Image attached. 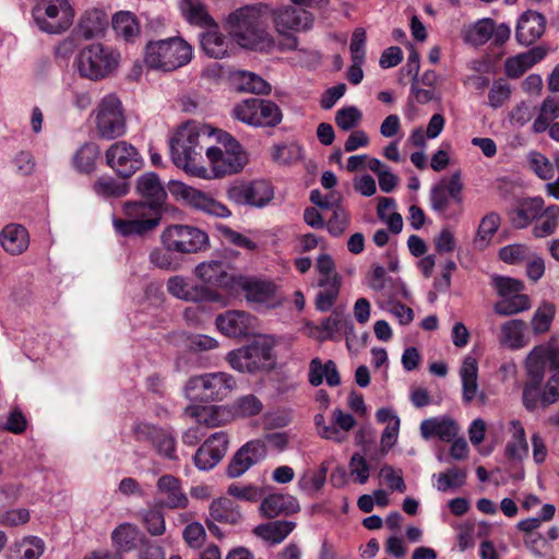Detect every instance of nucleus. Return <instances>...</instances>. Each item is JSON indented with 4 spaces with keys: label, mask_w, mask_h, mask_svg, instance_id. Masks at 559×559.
Segmentation results:
<instances>
[{
    "label": "nucleus",
    "mask_w": 559,
    "mask_h": 559,
    "mask_svg": "<svg viewBox=\"0 0 559 559\" xmlns=\"http://www.w3.org/2000/svg\"><path fill=\"white\" fill-rule=\"evenodd\" d=\"M269 9L267 4L245 7L228 16L227 29L239 46L254 50H270L274 46L262 20Z\"/></svg>",
    "instance_id": "obj_1"
},
{
    "label": "nucleus",
    "mask_w": 559,
    "mask_h": 559,
    "mask_svg": "<svg viewBox=\"0 0 559 559\" xmlns=\"http://www.w3.org/2000/svg\"><path fill=\"white\" fill-rule=\"evenodd\" d=\"M205 129L195 123L182 124L169 141L170 155L174 164L187 174L211 179L209 169L201 163L203 146L201 136L206 135Z\"/></svg>",
    "instance_id": "obj_2"
},
{
    "label": "nucleus",
    "mask_w": 559,
    "mask_h": 559,
    "mask_svg": "<svg viewBox=\"0 0 559 559\" xmlns=\"http://www.w3.org/2000/svg\"><path fill=\"white\" fill-rule=\"evenodd\" d=\"M211 178H222L239 173L247 164L248 156L242 145L229 133L219 131L217 144L205 151Z\"/></svg>",
    "instance_id": "obj_3"
},
{
    "label": "nucleus",
    "mask_w": 559,
    "mask_h": 559,
    "mask_svg": "<svg viewBox=\"0 0 559 559\" xmlns=\"http://www.w3.org/2000/svg\"><path fill=\"white\" fill-rule=\"evenodd\" d=\"M124 218H112V225L121 236H142L154 230L162 219V206L147 201H128L122 205Z\"/></svg>",
    "instance_id": "obj_4"
},
{
    "label": "nucleus",
    "mask_w": 559,
    "mask_h": 559,
    "mask_svg": "<svg viewBox=\"0 0 559 559\" xmlns=\"http://www.w3.org/2000/svg\"><path fill=\"white\" fill-rule=\"evenodd\" d=\"M192 58V47L179 37L151 41L145 48V64L155 70L174 71Z\"/></svg>",
    "instance_id": "obj_5"
},
{
    "label": "nucleus",
    "mask_w": 559,
    "mask_h": 559,
    "mask_svg": "<svg viewBox=\"0 0 559 559\" xmlns=\"http://www.w3.org/2000/svg\"><path fill=\"white\" fill-rule=\"evenodd\" d=\"M273 348V338L260 335L249 345L230 352L227 360L235 370L254 372L272 364L274 358Z\"/></svg>",
    "instance_id": "obj_6"
},
{
    "label": "nucleus",
    "mask_w": 559,
    "mask_h": 559,
    "mask_svg": "<svg viewBox=\"0 0 559 559\" xmlns=\"http://www.w3.org/2000/svg\"><path fill=\"white\" fill-rule=\"evenodd\" d=\"M159 240L164 249L181 254L197 253L210 245L207 234L194 226L173 224L160 234Z\"/></svg>",
    "instance_id": "obj_7"
},
{
    "label": "nucleus",
    "mask_w": 559,
    "mask_h": 559,
    "mask_svg": "<svg viewBox=\"0 0 559 559\" xmlns=\"http://www.w3.org/2000/svg\"><path fill=\"white\" fill-rule=\"evenodd\" d=\"M236 120L254 128H270L281 123L283 115L280 107L272 100L247 98L231 109Z\"/></svg>",
    "instance_id": "obj_8"
},
{
    "label": "nucleus",
    "mask_w": 559,
    "mask_h": 559,
    "mask_svg": "<svg viewBox=\"0 0 559 559\" xmlns=\"http://www.w3.org/2000/svg\"><path fill=\"white\" fill-rule=\"evenodd\" d=\"M118 64V56L102 44L84 47L76 57L79 73L90 80H100L110 74Z\"/></svg>",
    "instance_id": "obj_9"
},
{
    "label": "nucleus",
    "mask_w": 559,
    "mask_h": 559,
    "mask_svg": "<svg viewBox=\"0 0 559 559\" xmlns=\"http://www.w3.org/2000/svg\"><path fill=\"white\" fill-rule=\"evenodd\" d=\"M236 388V380L227 372H211L191 377L186 384V392L194 399L222 401Z\"/></svg>",
    "instance_id": "obj_10"
},
{
    "label": "nucleus",
    "mask_w": 559,
    "mask_h": 559,
    "mask_svg": "<svg viewBox=\"0 0 559 559\" xmlns=\"http://www.w3.org/2000/svg\"><path fill=\"white\" fill-rule=\"evenodd\" d=\"M32 15L40 31L60 34L72 25L74 12L68 0H49L37 4Z\"/></svg>",
    "instance_id": "obj_11"
},
{
    "label": "nucleus",
    "mask_w": 559,
    "mask_h": 559,
    "mask_svg": "<svg viewBox=\"0 0 559 559\" xmlns=\"http://www.w3.org/2000/svg\"><path fill=\"white\" fill-rule=\"evenodd\" d=\"M463 189L464 185L461 179V173L456 171L448 179H442L439 183L432 187L430 191V205L431 209L443 215L445 218H451L453 215L450 213L452 205L457 207V214L462 213L463 205Z\"/></svg>",
    "instance_id": "obj_12"
},
{
    "label": "nucleus",
    "mask_w": 559,
    "mask_h": 559,
    "mask_svg": "<svg viewBox=\"0 0 559 559\" xmlns=\"http://www.w3.org/2000/svg\"><path fill=\"white\" fill-rule=\"evenodd\" d=\"M248 304L254 309L275 308L283 302L278 286L270 280L241 276L236 282Z\"/></svg>",
    "instance_id": "obj_13"
},
{
    "label": "nucleus",
    "mask_w": 559,
    "mask_h": 559,
    "mask_svg": "<svg viewBox=\"0 0 559 559\" xmlns=\"http://www.w3.org/2000/svg\"><path fill=\"white\" fill-rule=\"evenodd\" d=\"M96 127L104 139H115L124 134L126 121L120 100L115 95H106L98 105Z\"/></svg>",
    "instance_id": "obj_14"
},
{
    "label": "nucleus",
    "mask_w": 559,
    "mask_h": 559,
    "mask_svg": "<svg viewBox=\"0 0 559 559\" xmlns=\"http://www.w3.org/2000/svg\"><path fill=\"white\" fill-rule=\"evenodd\" d=\"M169 192L178 200L206 214L217 217H229L230 211L221 202L204 192L197 190L181 181H170Z\"/></svg>",
    "instance_id": "obj_15"
},
{
    "label": "nucleus",
    "mask_w": 559,
    "mask_h": 559,
    "mask_svg": "<svg viewBox=\"0 0 559 559\" xmlns=\"http://www.w3.org/2000/svg\"><path fill=\"white\" fill-rule=\"evenodd\" d=\"M135 439L151 444L154 451L169 461H177L176 438L163 428L146 423L138 424L134 429Z\"/></svg>",
    "instance_id": "obj_16"
},
{
    "label": "nucleus",
    "mask_w": 559,
    "mask_h": 559,
    "mask_svg": "<svg viewBox=\"0 0 559 559\" xmlns=\"http://www.w3.org/2000/svg\"><path fill=\"white\" fill-rule=\"evenodd\" d=\"M105 156L107 165L122 178L131 177L143 163L138 150L126 141L111 144Z\"/></svg>",
    "instance_id": "obj_17"
},
{
    "label": "nucleus",
    "mask_w": 559,
    "mask_h": 559,
    "mask_svg": "<svg viewBox=\"0 0 559 559\" xmlns=\"http://www.w3.org/2000/svg\"><path fill=\"white\" fill-rule=\"evenodd\" d=\"M155 506L158 509L182 510L189 506V498L183 490L182 481L171 475H162L155 486Z\"/></svg>",
    "instance_id": "obj_18"
},
{
    "label": "nucleus",
    "mask_w": 559,
    "mask_h": 559,
    "mask_svg": "<svg viewBox=\"0 0 559 559\" xmlns=\"http://www.w3.org/2000/svg\"><path fill=\"white\" fill-rule=\"evenodd\" d=\"M272 186L265 180L235 185L227 190L229 201L237 205L263 207L273 199Z\"/></svg>",
    "instance_id": "obj_19"
},
{
    "label": "nucleus",
    "mask_w": 559,
    "mask_h": 559,
    "mask_svg": "<svg viewBox=\"0 0 559 559\" xmlns=\"http://www.w3.org/2000/svg\"><path fill=\"white\" fill-rule=\"evenodd\" d=\"M525 368L532 382L540 384L546 370H559V347L552 344L535 346L526 357Z\"/></svg>",
    "instance_id": "obj_20"
},
{
    "label": "nucleus",
    "mask_w": 559,
    "mask_h": 559,
    "mask_svg": "<svg viewBox=\"0 0 559 559\" xmlns=\"http://www.w3.org/2000/svg\"><path fill=\"white\" fill-rule=\"evenodd\" d=\"M267 456L265 440L253 439L241 445L231 457L227 475L230 478L242 476L255 464L262 462Z\"/></svg>",
    "instance_id": "obj_21"
},
{
    "label": "nucleus",
    "mask_w": 559,
    "mask_h": 559,
    "mask_svg": "<svg viewBox=\"0 0 559 559\" xmlns=\"http://www.w3.org/2000/svg\"><path fill=\"white\" fill-rule=\"evenodd\" d=\"M229 439L226 432L217 431L211 435L193 456L195 466L201 471L215 467L228 450Z\"/></svg>",
    "instance_id": "obj_22"
},
{
    "label": "nucleus",
    "mask_w": 559,
    "mask_h": 559,
    "mask_svg": "<svg viewBox=\"0 0 559 559\" xmlns=\"http://www.w3.org/2000/svg\"><path fill=\"white\" fill-rule=\"evenodd\" d=\"M216 326L228 337H243L257 329V318L242 310H228L216 318Z\"/></svg>",
    "instance_id": "obj_23"
},
{
    "label": "nucleus",
    "mask_w": 559,
    "mask_h": 559,
    "mask_svg": "<svg viewBox=\"0 0 559 559\" xmlns=\"http://www.w3.org/2000/svg\"><path fill=\"white\" fill-rule=\"evenodd\" d=\"M272 16L277 32L283 35L309 29L313 22L308 11L294 7L272 10Z\"/></svg>",
    "instance_id": "obj_24"
},
{
    "label": "nucleus",
    "mask_w": 559,
    "mask_h": 559,
    "mask_svg": "<svg viewBox=\"0 0 559 559\" xmlns=\"http://www.w3.org/2000/svg\"><path fill=\"white\" fill-rule=\"evenodd\" d=\"M546 28V19L543 14L528 10L519 19L515 37L519 44L528 46L542 37Z\"/></svg>",
    "instance_id": "obj_25"
},
{
    "label": "nucleus",
    "mask_w": 559,
    "mask_h": 559,
    "mask_svg": "<svg viewBox=\"0 0 559 559\" xmlns=\"http://www.w3.org/2000/svg\"><path fill=\"white\" fill-rule=\"evenodd\" d=\"M354 323L347 319L342 311L334 310L332 314L325 318L319 326L314 328L313 336L319 342L338 341L340 332H353Z\"/></svg>",
    "instance_id": "obj_26"
},
{
    "label": "nucleus",
    "mask_w": 559,
    "mask_h": 559,
    "mask_svg": "<svg viewBox=\"0 0 559 559\" xmlns=\"http://www.w3.org/2000/svg\"><path fill=\"white\" fill-rule=\"evenodd\" d=\"M168 292L176 298L200 302L212 299V293L204 286L192 285L181 276H173L167 282Z\"/></svg>",
    "instance_id": "obj_27"
},
{
    "label": "nucleus",
    "mask_w": 559,
    "mask_h": 559,
    "mask_svg": "<svg viewBox=\"0 0 559 559\" xmlns=\"http://www.w3.org/2000/svg\"><path fill=\"white\" fill-rule=\"evenodd\" d=\"M457 430L456 423L447 417H432L420 424V433L426 440L438 437L444 442H450L456 437Z\"/></svg>",
    "instance_id": "obj_28"
},
{
    "label": "nucleus",
    "mask_w": 559,
    "mask_h": 559,
    "mask_svg": "<svg viewBox=\"0 0 559 559\" xmlns=\"http://www.w3.org/2000/svg\"><path fill=\"white\" fill-rule=\"evenodd\" d=\"M547 55L543 47H534L526 52L519 53L506 60V73L509 78H520L524 72L537 62L542 61Z\"/></svg>",
    "instance_id": "obj_29"
},
{
    "label": "nucleus",
    "mask_w": 559,
    "mask_h": 559,
    "mask_svg": "<svg viewBox=\"0 0 559 559\" xmlns=\"http://www.w3.org/2000/svg\"><path fill=\"white\" fill-rule=\"evenodd\" d=\"M0 242L8 253L12 255L21 254L28 248V231L20 224H9L0 234Z\"/></svg>",
    "instance_id": "obj_30"
},
{
    "label": "nucleus",
    "mask_w": 559,
    "mask_h": 559,
    "mask_svg": "<svg viewBox=\"0 0 559 559\" xmlns=\"http://www.w3.org/2000/svg\"><path fill=\"white\" fill-rule=\"evenodd\" d=\"M178 9L189 24L204 28H216L213 17L201 0H179Z\"/></svg>",
    "instance_id": "obj_31"
},
{
    "label": "nucleus",
    "mask_w": 559,
    "mask_h": 559,
    "mask_svg": "<svg viewBox=\"0 0 559 559\" xmlns=\"http://www.w3.org/2000/svg\"><path fill=\"white\" fill-rule=\"evenodd\" d=\"M299 510L297 499L290 495L272 493L265 497L261 504L260 511L263 516L273 519L281 513H295Z\"/></svg>",
    "instance_id": "obj_32"
},
{
    "label": "nucleus",
    "mask_w": 559,
    "mask_h": 559,
    "mask_svg": "<svg viewBox=\"0 0 559 559\" xmlns=\"http://www.w3.org/2000/svg\"><path fill=\"white\" fill-rule=\"evenodd\" d=\"M136 192L147 202L163 206L167 193L155 173H145L136 179Z\"/></svg>",
    "instance_id": "obj_33"
},
{
    "label": "nucleus",
    "mask_w": 559,
    "mask_h": 559,
    "mask_svg": "<svg viewBox=\"0 0 559 559\" xmlns=\"http://www.w3.org/2000/svg\"><path fill=\"white\" fill-rule=\"evenodd\" d=\"M112 28L117 37L126 43H134L141 35L136 15L130 11H120L112 16Z\"/></svg>",
    "instance_id": "obj_34"
},
{
    "label": "nucleus",
    "mask_w": 559,
    "mask_h": 559,
    "mask_svg": "<svg viewBox=\"0 0 559 559\" xmlns=\"http://www.w3.org/2000/svg\"><path fill=\"white\" fill-rule=\"evenodd\" d=\"M144 538L139 528L131 523H122L111 533V542L118 554L135 549L138 543H143Z\"/></svg>",
    "instance_id": "obj_35"
},
{
    "label": "nucleus",
    "mask_w": 559,
    "mask_h": 559,
    "mask_svg": "<svg viewBox=\"0 0 559 559\" xmlns=\"http://www.w3.org/2000/svg\"><path fill=\"white\" fill-rule=\"evenodd\" d=\"M319 292L316 297V307L321 312L329 311L338 297L341 276L320 277Z\"/></svg>",
    "instance_id": "obj_36"
},
{
    "label": "nucleus",
    "mask_w": 559,
    "mask_h": 559,
    "mask_svg": "<svg viewBox=\"0 0 559 559\" xmlns=\"http://www.w3.org/2000/svg\"><path fill=\"white\" fill-rule=\"evenodd\" d=\"M295 526L296 523L292 521H273L255 526L253 533L263 540L275 545L282 543Z\"/></svg>",
    "instance_id": "obj_37"
},
{
    "label": "nucleus",
    "mask_w": 559,
    "mask_h": 559,
    "mask_svg": "<svg viewBox=\"0 0 559 559\" xmlns=\"http://www.w3.org/2000/svg\"><path fill=\"white\" fill-rule=\"evenodd\" d=\"M209 515L211 520L227 524H237L241 520L238 506L227 497L213 500L209 508Z\"/></svg>",
    "instance_id": "obj_38"
},
{
    "label": "nucleus",
    "mask_w": 559,
    "mask_h": 559,
    "mask_svg": "<svg viewBox=\"0 0 559 559\" xmlns=\"http://www.w3.org/2000/svg\"><path fill=\"white\" fill-rule=\"evenodd\" d=\"M478 366L477 360L472 356H466L460 369V377L462 381V395L466 403H469L476 397L478 392Z\"/></svg>",
    "instance_id": "obj_39"
},
{
    "label": "nucleus",
    "mask_w": 559,
    "mask_h": 559,
    "mask_svg": "<svg viewBox=\"0 0 559 559\" xmlns=\"http://www.w3.org/2000/svg\"><path fill=\"white\" fill-rule=\"evenodd\" d=\"M526 323L520 319L509 320L501 325L499 342L511 349H520L527 344Z\"/></svg>",
    "instance_id": "obj_40"
},
{
    "label": "nucleus",
    "mask_w": 559,
    "mask_h": 559,
    "mask_svg": "<svg viewBox=\"0 0 559 559\" xmlns=\"http://www.w3.org/2000/svg\"><path fill=\"white\" fill-rule=\"evenodd\" d=\"M544 211V200L539 197L522 201L512 215V224L516 228H525L536 221Z\"/></svg>",
    "instance_id": "obj_41"
},
{
    "label": "nucleus",
    "mask_w": 559,
    "mask_h": 559,
    "mask_svg": "<svg viewBox=\"0 0 559 559\" xmlns=\"http://www.w3.org/2000/svg\"><path fill=\"white\" fill-rule=\"evenodd\" d=\"M195 274L204 283L213 286L222 287L229 284V276L222 261L202 262L195 267Z\"/></svg>",
    "instance_id": "obj_42"
},
{
    "label": "nucleus",
    "mask_w": 559,
    "mask_h": 559,
    "mask_svg": "<svg viewBox=\"0 0 559 559\" xmlns=\"http://www.w3.org/2000/svg\"><path fill=\"white\" fill-rule=\"evenodd\" d=\"M237 90L253 94H269L271 85L261 76L249 71H237L233 74Z\"/></svg>",
    "instance_id": "obj_43"
},
{
    "label": "nucleus",
    "mask_w": 559,
    "mask_h": 559,
    "mask_svg": "<svg viewBox=\"0 0 559 559\" xmlns=\"http://www.w3.org/2000/svg\"><path fill=\"white\" fill-rule=\"evenodd\" d=\"M223 408L219 406L191 405L185 408V415L193 418L198 424L216 427L223 424Z\"/></svg>",
    "instance_id": "obj_44"
},
{
    "label": "nucleus",
    "mask_w": 559,
    "mask_h": 559,
    "mask_svg": "<svg viewBox=\"0 0 559 559\" xmlns=\"http://www.w3.org/2000/svg\"><path fill=\"white\" fill-rule=\"evenodd\" d=\"M467 471L461 467H451L443 473L432 475L435 487L440 492H447L451 489H457L465 485Z\"/></svg>",
    "instance_id": "obj_45"
},
{
    "label": "nucleus",
    "mask_w": 559,
    "mask_h": 559,
    "mask_svg": "<svg viewBox=\"0 0 559 559\" xmlns=\"http://www.w3.org/2000/svg\"><path fill=\"white\" fill-rule=\"evenodd\" d=\"M501 218L496 212L485 215L478 226L473 245L478 250H484L490 242L500 226Z\"/></svg>",
    "instance_id": "obj_46"
},
{
    "label": "nucleus",
    "mask_w": 559,
    "mask_h": 559,
    "mask_svg": "<svg viewBox=\"0 0 559 559\" xmlns=\"http://www.w3.org/2000/svg\"><path fill=\"white\" fill-rule=\"evenodd\" d=\"M201 46L204 52L215 59H222L228 55L229 43L216 29L209 31L201 36Z\"/></svg>",
    "instance_id": "obj_47"
},
{
    "label": "nucleus",
    "mask_w": 559,
    "mask_h": 559,
    "mask_svg": "<svg viewBox=\"0 0 559 559\" xmlns=\"http://www.w3.org/2000/svg\"><path fill=\"white\" fill-rule=\"evenodd\" d=\"M92 189L96 195L109 199L126 195L129 191V186L127 182L119 181L110 176H100L94 181Z\"/></svg>",
    "instance_id": "obj_48"
},
{
    "label": "nucleus",
    "mask_w": 559,
    "mask_h": 559,
    "mask_svg": "<svg viewBox=\"0 0 559 559\" xmlns=\"http://www.w3.org/2000/svg\"><path fill=\"white\" fill-rule=\"evenodd\" d=\"M559 118V100L554 97H546L539 108V115L534 120L532 129L535 133L545 132L549 122Z\"/></svg>",
    "instance_id": "obj_49"
},
{
    "label": "nucleus",
    "mask_w": 559,
    "mask_h": 559,
    "mask_svg": "<svg viewBox=\"0 0 559 559\" xmlns=\"http://www.w3.org/2000/svg\"><path fill=\"white\" fill-rule=\"evenodd\" d=\"M559 218V206L550 205L542 212L540 216L537 217L536 224L533 228V234L536 238H544L551 235L557 226Z\"/></svg>",
    "instance_id": "obj_50"
},
{
    "label": "nucleus",
    "mask_w": 559,
    "mask_h": 559,
    "mask_svg": "<svg viewBox=\"0 0 559 559\" xmlns=\"http://www.w3.org/2000/svg\"><path fill=\"white\" fill-rule=\"evenodd\" d=\"M531 308L527 295L518 293L495 304L493 310L499 316H512Z\"/></svg>",
    "instance_id": "obj_51"
},
{
    "label": "nucleus",
    "mask_w": 559,
    "mask_h": 559,
    "mask_svg": "<svg viewBox=\"0 0 559 559\" xmlns=\"http://www.w3.org/2000/svg\"><path fill=\"white\" fill-rule=\"evenodd\" d=\"M98 156V146L94 143H85L73 156V165L80 173L90 174L95 169V162Z\"/></svg>",
    "instance_id": "obj_52"
},
{
    "label": "nucleus",
    "mask_w": 559,
    "mask_h": 559,
    "mask_svg": "<svg viewBox=\"0 0 559 559\" xmlns=\"http://www.w3.org/2000/svg\"><path fill=\"white\" fill-rule=\"evenodd\" d=\"M263 409L262 402L253 394L238 397L230 405V412L237 417H251L260 414Z\"/></svg>",
    "instance_id": "obj_53"
},
{
    "label": "nucleus",
    "mask_w": 559,
    "mask_h": 559,
    "mask_svg": "<svg viewBox=\"0 0 559 559\" xmlns=\"http://www.w3.org/2000/svg\"><path fill=\"white\" fill-rule=\"evenodd\" d=\"M272 158L283 165L294 164L304 158V148L297 143L276 145L273 147Z\"/></svg>",
    "instance_id": "obj_54"
},
{
    "label": "nucleus",
    "mask_w": 559,
    "mask_h": 559,
    "mask_svg": "<svg viewBox=\"0 0 559 559\" xmlns=\"http://www.w3.org/2000/svg\"><path fill=\"white\" fill-rule=\"evenodd\" d=\"M527 162L530 168L538 178L548 180L555 176L554 165L544 154L537 151H531L527 154Z\"/></svg>",
    "instance_id": "obj_55"
},
{
    "label": "nucleus",
    "mask_w": 559,
    "mask_h": 559,
    "mask_svg": "<svg viewBox=\"0 0 559 559\" xmlns=\"http://www.w3.org/2000/svg\"><path fill=\"white\" fill-rule=\"evenodd\" d=\"M20 559H39L45 551V543L37 536H25L16 544Z\"/></svg>",
    "instance_id": "obj_56"
},
{
    "label": "nucleus",
    "mask_w": 559,
    "mask_h": 559,
    "mask_svg": "<svg viewBox=\"0 0 559 559\" xmlns=\"http://www.w3.org/2000/svg\"><path fill=\"white\" fill-rule=\"evenodd\" d=\"M555 317V307L551 304L544 302L536 309L531 324L534 333L542 334L550 329Z\"/></svg>",
    "instance_id": "obj_57"
},
{
    "label": "nucleus",
    "mask_w": 559,
    "mask_h": 559,
    "mask_svg": "<svg viewBox=\"0 0 559 559\" xmlns=\"http://www.w3.org/2000/svg\"><path fill=\"white\" fill-rule=\"evenodd\" d=\"M532 250L522 243H513L500 249V259L509 264H518L531 259Z\"/></svg>",
    "instance_id": "obj_58"
},
{
    "label": "nucleus",
    "mask_w": 559,
    "mask_h": 559,
    "mask_svg": "<svg viewBox=\"0 0 559 559\" xmlns=\"http://www.w3.org/2000/svg\"><path fill=\"white\" fill-rule=\"evenodd\" d=\"M491 285L495 287L498 295L502 297V299L521 293L524 288V285L521 281L500 275H495L491 277Z\"/></svg>",
    "instance_id": "obj_59"
},
{
    "label": "nucleus",
    "mask_w": 559,
    "mask_h": 559,
    "mask_svg": "<svg viewBox=\"0 0 559 559\" xmlns=\"http://www.w3.org/2000/svg\"><path fill=\"white\" fill-rule=\"evenodd\" d=\"M143 524L152 536H160L166 531L164 514L156 509H148L143 512Z\"/></svg>",
    "instance_id": "obj_60"
},
{
    "label": "nucleus",
    "mask_w": 559,
    "mask_h": 559,
    "mask_svg": "<svg viewBox=\"0 0 559 559\" xmlns=\"http://www.w3.org/2000/svg\"><path fill=\"white\" fill-rule=\"evenodd\" d=\"M361 117L362 115L357 107L348 106L336 111L335 122L340 129L348 131L360 122Z\"/></svg>",
    "instance_id": "obj_61"
},
{
    "label": "nucleus",
    "mask_w": 559,
    "mask_h": 559,
    "mask_svg": "<svg viewBox=\"0 0 559 559\" xmlns=\"http://www.w3.org/2000/svg\"><path fill=\"white\" fill-rule=\"evenodd\" d=\"M105 21L100 11L86 12L81 20L80 27L85 37H93L102 32Z\"/></svg>",
    "instance_id": "obj_62"
},
{
    "label": "nucleus",
    "mask_w": 559,
    "mask_h": 559,
    "mask_svg": "<svg viewBox=\"0 0 559 559\" xmlns=\"http://www.w3.org/2000/svg\"><path fill=\"white\" fill-rule=\"evenodd\" d=\"M332 209L333 215L329 219L326 227L332 236L338 237L347 229L349 225V215L342 206L338 205V203Z\"/></svg>",
    "instance_id": "obj_63"
},
{
    "label": "nucleus",
    "mask_w": 559,
    "mask_h": 559,
    "mask_svg": "<svg viewBox=\"0 0 559 559\" xmlns=\"http://www.w3.org/2000/svg\"><path fill=\"white\" fill-rule=\"evenodd\" d=\"M183 540L191 548H201L206 539V532L200 522L189 523L182 532Z\"/></svg>",
    "instance_id": "obj_64"
}]
</instances>
